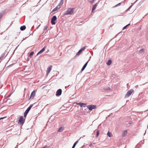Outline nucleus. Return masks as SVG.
Returning <instances> with one entry per match:
<instances>
[{"label":"nucleus","instance_id":"obj_1","mask_svg":"<svg viewBox=\"0 0 148 148\" xmlns=\"http://www.w3.org/2000/svg\"><path fill=\"white\" fill-rule=\"evenodd\" d=\"M74 8H69L65 12V14L72 15L74 13Z\"/></svg>","mask_w":148,"mask_h":148},{"label":"nucleus","instance_id":"obj_2","mask_svg":"<svg viewBox=\"0 0 148 148\" xmlns=\"http://www.w3.org/2000/svg\"><path fill=\"white\" fill-rule=\"evenodd\" d=\"M134 91L132 89L129 90L125 95V97L127 98L129 97L134 92Z\"/></svg>","mask_w":148,"mask_h":148},{"label":"nucleus","instance_id":"obj_3","mask_svg":"<svg viewBox=\"0 0 148 148\" xmlns=\"http://www.w3.org/2000/svg\"><path fill=\"white\" fill-rule=\"evenodd\" d=\"M33 105H31L27 109V110L25 111L24 114V116L25 117H26L27 113H28L29 111L30 110L31 108L32 107Z\"/></svg>","mask_w":148,"mask_h":148},{"label":"nucleus","instance_id":"obj_4","mask_svg":"<svg viewBox=\"0 0 148 148\" xmlns=\"http://www.w3.org/2000/svg\"><path fill=\"white\" fill-rule=\"evenodd\" d=\"M57 17L56 16H53L51 19V23L52 25H54L56 22H55L56 21Z\"/></svg>","mask_w":148,"mask_h":148},{"label":"nucleus","instance_id":"obj_5","mask_svg":"<svg viewBox=\"0 0 148 148\" xmlns=\"http://www.w3.org/2000/svg\"><path fill=\"white\" fill-rule=\"evenodd\" d=\"M87 107L89 110H91L95 108H96V106L93 105H88Z\"/></svg>","mask_w":148,"mask_h":148},{"label":"nucleus","instance_id":"obj_6","mask_svg":"<svg viewBox=\"0 0 148 148\" xmlns=\"http://www.w3.org/2000/svg\"><path fill=\"white\" fill-rule=\"evenodd\" d=\"M62 90L61 89H60L58 90L57 91L56 95L57 96H60L62 93Z\"/></svg>","mask_w":148,"mask_h":148},{"label":"nucleus","instance_id":"obj_7","mask_svg":"<svg viewBox=\"0 0 148 148\" xmlns=\"http://www.w3.org/2000/svg\"><path fill=\"white\" fill-rule=\"evenodd\" d=\"M61 7V5L60 4L58 5L57 6H56V8H54L53 10V12L55 11L56 10H59Z\"/></svg>","mask_w":148,"mask_h":148},{"label":"nucleus","instance_id":"obj_8","mask_svg":"<svg viewBox=\"0 0 148 148\" xmlns=\"http://www.w3.org/2000/svg\"><path fill=\"white\" fill-rule=\"evenodd\" d=\"M52 65L49 66L48 68L47 69V74H49L52 68Z\"/></svg>","mask_w":148,"mask_h":148},{"label":"nucleus","instance_id":"obj_9","mask_svg":"<svg viewBox=\"0 0 148 148\" xmlns=\"http://www.w3.org/2000/svg\"><path fill=\"white\" fill-rule=\"evenodd\" d=\"M35 95V91H33L30 96L29 99H33Z\"/></svg>","mask_w":148,"mask_h":148},{"label":"nucleus","instance_id":"obj_10","mask_svg":"<svg viewBox=\"0 0 148 148\" xmlns=\"http://www.w3.org/2000/svg\"><path fill=\"white\" fill-rule=\"evenodd\" d=\"M19 122L23 124L24 122L23 117L21 116L20 117V119L19 120Z\"/></svg>","mask_w":148,"mask_h":148},{"label":"nucleus","instance_id":"obj_11","mask_svg":"<svg viewBox=\"0 0 148 148\" xmlns=\"http://www.w3.org/2000/svg\"><path fill=\"white\" fill-rule=\"evenodd\" d=\"M77 104L79 105L81 107H84L86 105V104L82 103H77Z\"/></svg>","mask_w":148,"mask_h":148},{"label":"nucleus","instance_id":"obj_12","mask_svg":"<svg viewBox=\"0 0 148 148\" xmlns=\"http://www.w3.org/2000/svg\"><path fill=\"white\" fill-rule=\"evenodd\" d=\"M88 62V61L84 65V66H83V67L82 68V69L81 71H83L85 69V68L86 67V66L87 65Z\"/></svg>","mask_w":148,"mask_h":148},{"label":"nucleus","instance_id":"obj_13","mask_svg":"<svg viewBox=\"0 0 148 148\" xmlns=\"http://www.w3.org/2000/svg\"><path fill=\"white\" fill-rule=\"evenodd\" d=\"M45 47H44L38 53V54L41 53L44 51L45 50Z\"/></svg>","mask_w":148,"mask_h":148},{"label":"nucleus","instance_id":"obj_14","mask_svg":"<svg viewBox=\"0 0 148 148\" xmlns=\"http://www.w3.org/2000/svg\"><path fill=\"white\" fill-rule=\"evenodd\" d=\"M127 134V130H125L123 132L122 134V136L123 137L125 136Z\"/></svg>","mask_w":148,"mask_h":148},{"label":"nucleus","instance_id":"obj_15","mask_svg":"<svg viewBox=\"0 0 148 148\" xmlns=\"http://www.w3.org/2000/svg\"><path fill=\"white\" fill-rule=\"evenodd\" d=\"M20 29L22 31L26 29V27L25 25H23V26H21L20 27Z\"/></svg>","mask_w":148,"mask_h":148},{"label":"nucleus","instance_id":"obj_16","mask_svg":"<svg viewBox=\"0 0 148 148\" xmlns=\"http://www.w3.org/2000/svg\"><path fill=\"white\" fill-rule=\"evenodd\" d=\"M63 130V128L62 127H61L58 129V132H61Z\"/></svg>","mask_w":148,"mask_h":148},{"label":"nucleus","instance_id":"obj_17","mask_svg":"<svg viewBox=\"0 0 148 148\" xmlns=\"http://www.w3.org/2000/svg\"><path fill=\"white\" fill-rule=\"evenodd\" d=\"M97 6V3L95 4L93 6V7L92 8V11H93V10H94L96 8V7Z\"/></svg>","mask_w":148,"mask_h":148},{"label":"nucleus","instance_id":"obj_18","mask_svg":"<svg viewBox=\"0 0 148 148\" xmlns=\"http://www.w3.org/2000/svg\"><path fill=\"white\" fill-rule=\"evenodd\" d=\"M107 135L110 137H111L112 136V134L109 132H108L107 133Z\"/></svg>","mask_w":148,"mask_h":148},{"label":"nucleus","instance_id":"obj_19","mask_svg":"<svg viewBox=\"0 0 148 148\" xmlns=\"http://www.w3.org/2000/svg\"><path fill=\"white\" fill-rule=\"evenodd\" d=\"M112 61L111 60H109L108 61V62L107 63V64L108 65H110L112 63Z\"/></svg>","mask_w":148,"mask_h":148},{"label":"nucleus","instance_id":"obj_20","mask_svg":"<svg viewBox=\"0 0 148 148\" xmlns=\"http://www.w3.org/2000/svg\"><path fill=\"white\" fill-rule=\"evenodd\" d=\"M34 54V52L33 51H32L30 53L29 55V56L30 57H32V56Z\"/></svg>","mask_w":148,"mask_h":148},{"label":"nucleus","instance_id":"obj_21","mask_svg":"<svg viewBox=\"0 0 148 148\" xmlns=\"http://www.w3.org/2000/svg\"><path fill=\"white\" fill-rule=\"evenodd\" d=\"M99 132L98 130H97V135H96V137H97L98 136H99Z\"/></svg>","mask_w":148,"mask_h":148},{"label":"nucleus","instance_id":"obj_22","mask_svg":"<svg viewBox=\"0 0 148 148\" xmlns=\"http://www.w3.org/2000/svg\"><path fill=\"white\" fill-rule=\"evenodd\" d=\"M95 144V143H91L89 145V146L90 147H91L93 145Z\"/></svg>","mask_w":148,"mask_h":148},{"label":"nucleus","instance_id":"obj_23","mask_svg":"<svg viewBox=\"0 0 148 148\" xmlns=\"http://www.w3.org/2000/svg\"><path fill=\"white\" fill-rule=\"evenodd\" d=\"M81 52H82L81 51L79 50V51L78 52H77V55H79Z\"/></svg>","mask_w":148,"mask_h":148},{"label":"nucleus","instance_id":"obj_24","mask_svg":"<svg viewBox=\"0 0 148 148\" xmlns=\"http://www.w3.org/2000/svg\"><path fill=\"white\" fill-rule=\"evenodd\" d=\"M130 25V24H128V25H127L125 26V27H124L123 28V30H124V29H126V28L129 25Z\"/></svg>","mask_w":148,"mask_h":148},{"label":"nucleus","instance_id":"obj_25","mask_svg":"<svg viewBox=\"0 0 148 148\" xmlns=\"http://www.w3.org/2000/svg\"><path fill=\"white\" fill-rule=\"evenodd\" d=\"M121 3H118V4L115 5V6H114V7H117V6H119V5H121Z\"/></svg>","mask_w":148,"mask_h":148},{"label":"nucleus","instance_id":"obj_26","mask_svg":"<svg viewBox=\"0 0 148 148\" xmlns=\"http://www.w3.org/2000/svg\"><path fill=\"white\" fill-rule=\"evenodd\" d=\"M78 140H77L76 141L74 144V145H75V146L76 145L77 143H78Z\"/></svg>","mask_w":148,"mask_h":148},{"label":"nucleus","instance_id":"obj_27","mask_svg":"<svg viewBox=\"0 0 148 148\" xmlns=\"http://www.w3.org/2000/svg\"><path fill=\"white\" fill-rule=\"evenodd\" d=\"M84 49H85V48L84 47L83 48H82L80 50L81 51V52H82V51H83Z\"/></svg>","mask_w":148,"mask_h":148},{"label":"nucleus","instance_id":"obj_28","mask_svg":"<svg viewBox=\"0 0 148 148\" xmlns=\"http://www.w3.org/2000/svg\"><path fill=\"white\" fill-rule=\"evenodd\" d=\"M94 1V0H92L90 1V2L92 3H93Z\"/></svg>","mask_w":148,"mask_h":148},{"label":"nucleus","instance_id":"obj_29","mask_svg":"<svg viewBox=\"0 0 148 148\" xmlns=\"http://www.w3.org/2000/svg\"><path fill=\"white\" fill-rule=\"evenodd\" d=\"M5 117H2V118H0V120H1V119H3L4 118H5Z\"/></svg>","mask_w":148,"mask_h":148},{"label":"nucleus","instance_id":"obj_30","mask_svg":"<svg viewBox=\"0 0 148 148\" xmlns=\"http://www.w3.org/2000/svg\"><path fill=\"white\" fill-rule=\"evenodd\" d=\"M47 26H45V29H47Z\"/></svg>","mask_w":148,"mask_h":148},{"label":"nucleus","instance_id":"obj_31","mask_svg":"<svg viewBox=\"0 0 148 148\" xmlns=\"http://www.w3.org/2000/svg\"><path fill=\"white\" fill-rule=\"evenodd\" d=\"M75 145H73V147H72V148H75Z\"/></svg>","mask_w":148,"mask_h":148},{"label":"nucleus","instance_id":"obj_32","mask_svg":"<svg viewBox=\"0 0 148 148\" xmlns=\"http://www.w3.org/2000/svg\"><path fill=\"white\" fill-rule=\"evenodd\" d=\"M10 95H9L8 96V97H10Z\"/></svg>","mask_w":148,"mask_h":148}]
</instances>
